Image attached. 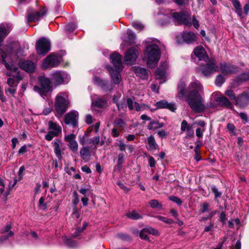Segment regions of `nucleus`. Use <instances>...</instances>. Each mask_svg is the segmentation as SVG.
Segmentation results:
<instances>
[{
    "label": "nucleus",
    "mask_w": 249,
    "mask_h": 249,
    "mask_svg": "<svg viewBox=\"0 0 249 249\" xmlns=\"http://www.w3.org/2000/svg\"><path fill=\"white\" fill-rule=\"evenodd\" d=\"M202 90V87L198 80L191 82L187 89L185 82L180 81L178 87L177 96L179 98L187 97L190 107L195 112L199 113L207 108L199 94Z\"/></svg>",
    "instance_id": "1"
},
{
    "label": "nucleus",
    "mask_w": 249,
    "mask_h": 249,
    "mask_svg": "<svg viewBox=\"0 0 249 249\" xmlns=\"http://www.w3.org/2000/svg\"><path fill=\"white\" fill-rule=\"evenodd\" d=\"M158 41H154L148 45L144 52L145 57L149 68H153L158 63L160 58L161 53L159 49Z\"/></svg>",
    "instance_id": "2"
},
{
    "label": "nucleus",
    "mask_w": 249,
    "mask_h": 249,
    "mask_svg": "<svg viewBox=\"0 0 249 249\" xmlns=\"http://www.w3.org/2000/svg\"><path fill=\"white\" fill-rule=\"evenodd\" d=\"M1 57L4 62L5 67L9 71L7 72L6 75L9 76L7 81V84L11 88L17 86L18 82L22 78V75L20 74L18 69L17 67L10 66V65L6 62L5 58L6 55L2 54Z\"/></svg>",
    "instance_id": "3"
},
{
    "label": "nucleus",
    "mask_w": 249,
    "mask_h": 249,
    "mask_svg": "<svg viewBox=\"0 0 249 249\" xmlns=\"http://www.w3.org/2000/svg\"><path fill=\"white\" fill-rule=\"evenodd\" d=\"M69 105L68 96L66 93L62 92L58 94L55 98L54 107L57 114L62 116L67 111Z\"/></svg>",
    "instance_id": "4"
},
{
    "label": "nucleus",
    "mask_w": 249,
    "mask_h": 249,
    "mask_svg": "<svg viewBox=\"0 0 249 249\" xmlns=\"http://www.w3.org/2000/svg\"><path fill=\"white\" fill-rule=\"evenodd\" d=\"M38 86L34 87V90L38 92L41 96H46L47 93L52 90L50 80L44 76H40L38 78Z\"/></svg>",
    "instance_id": "5"
},
{
    "label": "nucleus",
    "mask_w": 249,
    "mask_h": 249,
    "mask_svg": "<svg viewBox=\"0 0 249 249\" xmlns=\"http://www.w3.org/2000/svg\"><path fill=\"white\" fill-rule=\"evenodd\" d=\"M172 17L178 22L182 23L187 26L191 25L190 13L189 11L183 10L179 13L175 12L173 14Z\"/></svg>",
    "instance_id": "6"
},
{
    "label": "nucleus",
    "mask_w": 249,
    "mask_h": 249,
    "mask_svg": "<svg viewBox=\"0 0 249 249\" xmlns=\"http://www.w3.org/2000/svg\"><path fill=\"white\" fill-rule=\"evenodd\" d=\"M36 48L39 55H44L50 50V42L45 38H41L36 42Z\"/></svg>",
    "instance_id": "7"
},
{
    "label": "nucleus",
    "mask_w": 249,
    "mask_h": 249,
    "mask_svg": "<svg viewBox=\"0 0 249 249\" xmlns=\"http://www.w3.org/2000/svg\"><path fill=\"white\" fill-rule=\"evenodd\" d=\"M199 70L205 76H209L211 74L218 71L219 68L215 64L214 60L209 61L206 65H201L199 68Z\"/></svg>",
    "instance_id": "8"
},
{
    "label": "nucleus",
    "mask_w": 249,
    "mask_h": 249,
    "mask_svg": "<svg viewBox=\"0 0 249 249\" xmlns=\"http://www.w3.org/2000/svg\"><path fill=\"white\" fill-rule=\"evenodd\" d=\"M178 41L180 42H184L187 44L193 43L197 40L196 35L192 32H184L178 36Z\"/></svg>",
    "instance_id": "9"
},
{
    "label": "nucleus",
    "mask_w": 249,
    "mask_h": 249,
    "mask_svg": "<svg viewBox=\"0 0 249 249\" xmlns=\"http://www.w3.org/2000/svg\"><path fill=\"white\" fill-rule=\"evenodd\" d=\"M61 61V57L55 54H50L43 61L42 67L47 69L50 67H53L59 65Z\"/></svg>",
    "instance_id": "10"
},
{
    "label": "nucleus",
    "mask_w": 249,
    "mask_h": 249,
    "mask_svg": "<svg viewBox=\"0 0 249 249\" xmlns=\"http://www.w3.org/2000/svg\"><path fill=\"white\" fill-rule=\"evenodd\" d=\"M52 80L56 85L67 83L69 81L68 74L64 71H58L52 74Z\"/></svg>",
    "instance_id": "11"
},
{
    "label": "nucleus",
    "mask_w": 249,
    "mask_h": 249,
    "mask_svg": "<svg viewBox=\"0 0 249 249\" xmlns=\"http://www.w3.org/2000/svg\"><path fill=\"white\" fill-rule=\"evenodd\" d=\"M46 13L45 9H41L38 11H35L29 10L27 15V20L29 22L38 21L41 17L44 16Z\"/></svg>",
    "instance_id": "12"
},
{
    "label": "nucleus",
    "mask_w": 249,
    "mask_h": 249,
    "mask_svg": "<svg viewBox=\"0 0 249 249\" xmlns=\"http://www.w3.org/2000/svg\"><path fill=\"white\" fill-rule=\"evenodd\" d=\"M138 55V51L135 48H131L126 52L124 60L127 64L131 65L136 60Z\"/></svg>",
    "instance_id": "13"
},
{
    "label": "nucleus",
    "mask_w": 249,
    "mask_h": 249,
    "mask_svg": "<svg viewBox=\"0 0 249 249\" xmlns=\"http://www.w3.org/2000/svg\"><path fill=\"white\" fill-rule=\"evenodd\" d=\"M234 104L241 108H244L247 106L249 104V93L243 92L237 97Z\"/></svg>",
    "instance_id": "14"
},
{
    "label": "nucleus",
    "mask_w": 249,
    "mask_h": 249,
    "mask_svg": "<svg viewBox=\"0 0 249 249\" xmlns=\"http://www.w3.org/2000/svg\"><path fill=\"white\" fill-rule=\"evenodd\" d=\"M219 69L220 71L225 75L232 74L238 71V68L236 66L225 62L220 64Z\"/></svg>",
    "instance_id": "15"
},
{
    "label": "nucleus",
    "mask_w": 249,
    "mask_h": 249,
    "mask_svg": "<svg viewBox=\"0 0 249 249\" xmlns=\"http://www.w3.org/2000/svg\"><path fill=\"white\" fill-rule=\"evenodd\" d=\"M76 136L74 134H71L65 136V141L68 142V146L71 151L76 153L78 151V145L75 141Z\"/></svg>",
    "instance_id": "16"
},
{
    "label": "nucleus",
    "mask_w": 249,
    "mask_h": 249,
    "mask_svg": "<svg viewBox=\"0 0 249 249\" xmlns=\"http://www.w3.org/2000/svg\"><path fill=\"white\" fill-rule=\"evenodd\" d=\"M167 63L166 62L161 63L160 67L155 71L156 78L159 79L165 78L167 76Z\"/></svg>",
    "instance_id": "17"
},
{
    "label": "nucleus",
    "mask_w": 249,
    "mask_h": 249,
    "mask_svg": "<svg viewBox=\"0 0 249 249\" xmlns=\"http://www.w3.org/2000/svg\"><path fill=\"white\" fill-rule=\"evenodd\" d=\"M54 147V151L58 159L61 158L62 153L63 152L64 148H63V143L62 141L58 139L55 140L52 142Z\"/></svg>",
    "instance_id": "18"
},
{
    "label": "nucleus",
    "mask_w": 249,
    "mask_h": 249,
    "mask_svg": "<svg viewBox=\"0 0 249 249\" xmlns=\"http://www.w3.org/2000/svg\"><path fill=\"white\" fill-rule=\"evenodd\" d=\"M122 69L114 70L112 68H109V71L111 78L115 84H119L122 80L120 72Z\"/></svg>",
    "instance_id": "19"
},
{
    "label": "nucleus",
    "mask_w": 249,
    "mask_h": 249,
    "mask_svg": "<svg viewBox=\"0 0 249 249\" xmlns=\"http://www.w3.org/2000/svg\"><path fill=\"white\" fill-rule=\"evenodd\" d=\"M194 53L199 60L205 61L208 59L206 51L202 46L196 47L194 50Z\"/></svg>",
    "instance_id": "20"
},
{
    "label": "nucleus",
    "mask_w": 249,
    "mask_h": 249,
    "mask_svg": "<svg viewBox=\"0 0 249 249\" xmlns=\"http://www.w3.org/2000/svg\"><path fill=\"white\" fill-rule=\"evenodd\" d=\"M110 59L115 69H122L121 55L114 53L110 55Z\"/></svg>",
    "instance_id": "21"
},
{
    "label": "nucleus",
    "mask_w": 249,
    "mask_h": 249,
    "mask_svg": "<svg viewBox=\"0 0 249 249\" xmlns=\"http://www.w3.org/2000/svg\"><path fill=\"white\" fill-rule=\"evenodd\" d=\"M78 118V113L76 111H71L65 116V123L67 124H71L75 125Z\"/></svg>",
    "instance_id": "22"
},
{
    "label": "nucleus",
    "mask_w": 249,
    "mask_h": 249,
    "mask_svg": "<svg viewBox=\"0 0 249 249\" xmlns=\"http://www.w3.org/2000/svg\"><path fill=\"white\" fill-rule=\"evenodd\" d=\"M156 106L157 108H165L174 112L176 109L175 104L174 103H168L166 100H161L158 102Z\"/></svg>",
    "instance_id": "23"
},
{
    "label": "nucleus",
    "mask_w": 249,
    "mask_h": 249,
    "mask_svg": "<svg viewBox=\"0 0 249 249\" xmlns=\"http://www.w3.org/2000/svg\"><path fill=\"white\" fill-rule=\"evenodd\" d=\"M131 70L138 76L142 79H145L148 76V71L145 68L139 67H133L131 68Z\"/></svg>",
    "instance_id": "24"
},
{
    "label": "nucleus",
    "mask_w": 249,
    "mask_h": 249,
    "mask_svg": "<svg viewBox=\"0 0 249 249\" xmlns=\"http://www.w3.org/2000/svg\"><path fill=\"white\" fill-rule=\"evenodd\" d=\"M127 104L128 108L130 110L135 109L137 111L145 109L147 108V106L144 105H142L140 106L137 102H133L132 100L130 98H128L127 100Z\"/></svg>",
    "instance_id": "25"
},
{
    "label": "nucleus",
    "mask_w": 249,
    "mask_h": 249,
    "mask_svg": "<svg viewBox=\"0 0 249 249\" xmlns=\"http://www.w3.org/2000/svg\"><path fill=\"white\" fill-rule=\"evenodd\" d=\"M19 66L22 69L28 72H32L34 71L35 68V64L30 61L20 62Z\"/></svg>",
    "instance_id": "26"
},
{
    "label": "nucleus",
    "mask_w": 249,
    "mask_h": 249,
    "mask_svg": "<svg viewBox=\"0 0 249 249\" xmlns=\"http://www.w3.org/2000/svg\"><path fill=\"white\" fill-rule=\"evenodd\" d=\"M93 81L95 84L101 86L105 90H111L113 89L111 85H108L107 81H103L98 77H95Z\"/></svg>",
    "instance_id": "27"
},
{
    "label": "nucleus",
    "mask_w": 249,
    "mask_h": 249,
    "mask_svg": "<svg viewBox=\"0 0 249 249\" xmlns=\"http://www.w3.org/2000/svg\"><path fill=\"white\" fill-rule=\"evenodd\" d=\"M80 155L86 162L89 160L91 156L89 149L87 147H83L80 150Z\"/></svg>",
    "instance_id": "28"
},
{
    "label": "nucleus",
    "mask_w": 249,
    "mask_h": 249,
    "mask_svg": "<svg viewBox=\"0 0 249 249\" xmlns=\"http://www.w3.org/2000/svg\"><path fill=\"white\" fill-rule=\"evenodd\" d=\"M11 30V28L8 25H0V43L3 38L7 36Z\"/></svg>",
    "instance_id": "29"
},
{
    "label": "nucleus",
    "mask_w": 249,
    "mask_h": 249,
    "mask_svg": "<svg viewBox=\"0 0 249 249\" xmlns=\"http://www.w3.org/2000/svg\"><path fill=\"white\" fill-rule=\"evenodd\" d=\"M147 149L150 151L155 150L158 147V144L155 142L154 137L152 135L147 138Z\"/></svg>",
    "instance_id": "30"
},
{
    "label": "nucleus",
    "mask_w": 249,
    "mask_h": 249,
    "mask_svg": "<svg viewBox=\"0 0 249 249\" xmlns=\"http://www.w3.org/2000/svg\"><path fill=\"white\" fill-rule=\"evenodd\" d=\"M107 104V99L106 97H99L97 98L92 104L98 107H105Z\"/></svg>",
    "instance_id": "31"
},
{
    "label": "nucleus",
    "mask_w": 249,
    "mask_h": 249,
    "mask_svg": "<svg viewBox=\"0 0 249 249\" xmlns=\"http://www.w3.org/2000/svg\"><path fill=\"white\" fill-rule=\"evenodd\" d=\"M105 142V137L102 136L101 137L99 136H96L91 139L89 141V143L93 144L103 145Z\"/></svg>",
    "instance_id": "32"
},
{
    "label": "nucleus",
    "mask_w": 249,
    "mask_h": 249,
    "mask_svg": "<svg viewBox=\"0 0 249 249\" xmlns=\"http://www.w3.org/2000/svg\"><path fill=\"white\" fill-rule=\"evenodd\" d=\"M49 129L50 130H53L54 132L60 134L62 132V129L60 125L57 124L56 123L52 121H49L48 123Z\"/></svg>",
    "instance_id": "33"
},
{
    "label": "nucleus",
    "mask_w": 249,
    "mask_h": 249,
    "mask_svg": "<svg viewBox=\"0 0 249 249\" xmlns=\"http://www.w3.org/2000/svg\"><path fill=\"white\" fill-rule=\"evenodd\" d=\"M163 123H160L158 121H153L150 122L148 125V128L150 130H155L158 128H161L163 127Z\"/></svg>",
    "instance_id": "34"
},
{
    "label": "nucleus",
    "mask_w": 249,
    "mask_h": 249,
    "mask_svg": "<svg viewBox=\"0 0 249 249\" xmlns=\"http://www.w3.org/2000/svg\"><path fill=\"white\" fill-rule=\"evenodd\" d=\"M232 4L236 10V12L241 17L242 15V10L241 4L238 0H232Z\"/></svg>",
    "instance_id": "35"
},
{
    "label": "nucleus",
    "mask_w": 249,
    "mask_h": 249,
    "mask_svg": "<svg viewBox=\"0 0 249 249\" xmlns=\"http://www.w3.org/2000/svg\"><path fill=\"white\" fill-rule=\"evenodd\" d=\"M127 40L124 39V43H127L128 42V43L129 45L133 42L135 39V35L130 30H128L127 31Z\"/></svg>",
    "instance_id": "36"
},
{
    "label": "nucleus",
    "mask_w": 249,
    "mask_h": 249,
    "mask_svg": "<svg viewBox=\"0 0 249 249\" xmlns=\"http://www.w3.org/2000/svg\"><path fill=\"white\" fill-rule=\"evenodd\" d=\"M236 80L237 82H243L249 80V72H244L240 74L237 77Z\"/></svg>",
    "instance_id": "37"
},
{
    "label": "nucleus",
    "mask_w": 249,
    "mask_h": 249,
    "mask_svg": "<svg viewBox=\"0 0 249 249\" xmlns=\"http://www.w3.org/2000/svg\"><path fill=\"white\" fill-rule=\"evenodd\" d=\"M114 126L118 128V129L121 130L122 129L124 128L125 126V123L124 121L123 120H122L121 118H119L116 119L114 121Z\"/></svg>",
    "instance_id": "38"
},
{
    "label": "nucleus",
    "mask_w": 249,
    "mask_h": 249,
    "mask_svg": "<svg viewBox=\"0 0 249 249\" xmlns=\"http://www.w3.org/2000/svg\"><path fill=\"white\" fill-rule=\"evenodd\" d=\"M126 215L129 218L134 220H137L142 218V215L135 211H133L130 213H128Z\"/></svg>",
    "instance_id": "39"
},
{
    "label": "nucleus",
    "mask_w": 249,
    "mask_h": 249,
    "mask_svg": "<svg viewBox=\"0 0 249 249\" xmlns=\"http://www.w3.org/2000/svg\"><path fill=\"white\" fill-rule=\"evenodd\" d=\"M60 134L53 130H49L45 138L48 141H51L54 137H57Z\"/></svg>",
    "instance_id": "40"
},
{
    "label": "nucleus",
    "mask_w": 249,
    "mask_h": 249,
    "mask_svg": "<svg viewBox=\"0 0 249 249\" xmlns=\"http://www.w3.org/2000/svg\"><path fill=\"white\" fill-rule=\"evenodd\" d=\"M149 203L151 207L152 208H157L160 210L162 208V205L156 199H152L150 200Z\"/></svg>",
    "instance_id": "41"
},
{
    "label": "nucleus",
    "mask_w": 249,
    "mask_h": 249,
    "mask_svg": "<svg viewBox=\"0 0 249 249\" xmlns=\"http://www.w3.org/2000/svg\"><path fill=\"white\" fill-rule=\"evenodd\" d=\"M225 94L227 95L235 103L237 97H236L233 91L231 90H227L225 92Z\"/></svg>",
    "instance_id": "42"
},
{
    "label": "nucleus",
    "mask_w": 249,
    "mask_h": 249,
    "mask_svg": "<svg viewBox=\"0 0 249 249\" xmlns=\"http://www.w3.org/2000/svg\"><path fill=\"white\" fill-rule=\"evenodd\" d=\"M147 231H146L145 229L144 228L142 230L140 233V237L142 239L149 241V238L147 236Z\"/></svg>",
    "instance_id": "43"
},
{
    "label": "nucleus",
    "mask_w": 249,
    "mask_h": 249,
    "mask_svg": "<svg viewBox=\"0 0 249 249\" xmlns=\"http://www.w3.org/2000/svg\"><path fill=\"white\" fill-rule=\"evenodd\" d=\"M132 26L136 30L141 31L144 28V25L138 21H134L132 23Z\"/></svg>",
    "instance_id": "44"
},
{
    "label": "nucleus",
    "mask_w": 249,
    "mask_h": 249,
    "mask_svg": "<svg viewBox=\"0 0 249 249\" xmlns=\"http://www.w3.org/2000/svg\"><path fill=\"white\" fill-rule=\"evenodd\" d=\"M218 101L226 106H231V104L228 98L224 96H221L218 98Z\"/></svg>",
    "instance_id": "45"
},
{
    "label": "nucleus",
    "mask_w": 249,
    "mask_h": 249,
    "mask_svg": "<svg viewBox=\"0 0 249 249\" xmlns=\"http://www.w3.org/2000/svg\"><path fill=\"white\" fill-rule=\"evenodd\" d=\"M146 231H147L148 233L154 235H159V232L158 230L156 229L153 228L152 227H148L145 228Z\"/></svg>",
    "instance_id": "46"
},
{
    "label": "nucleus",
    "mask_w": 249,
    "mask_h": 249,
    "mask_svg": "<svg viewBox=\"0 0 249 249\" xmlns=\"http://www.w3.org/2000/svg\"><path fill=\"white\" fill-rule=\"evenodd\" d=\"M225 82L224 77L220 74L217 76L215 80V84L217 86H220Z\"/></svg>",
    "instance_id": "47"
},
{
    "label": "nucleus",
    "mask_w": 249,
    "mask_h": 249,
    "mask_svg": "<svg viewBox=\"0 0 249 249\" xmlns=\"http://www.w3.org/2000/svg\"><path fill=\"white\" fill-rule=\"evenodd\" d=\"M156 218L160 221H161L165 223L172 224L173 223V221L171 219L167 218L165 217L161 216H157Z\"/></svg>",
    "instance_id": "48"
},
{
    "label": "nucleus",
    "mask_w": 249,
    "mask_h": 249,
    "mask_svg": "<svg viewBox=\"0 0 249 249\" xmlns=\"http://www.w3.org/2000/svg\"><path fill=\"white\" fill-rule=\"evenodd\" d=\"M169 199L170 200L175 202L178 205H180L182 203V200L179 198H178L177 196H170L169 197Z\"/></svg>",
    "instance_id": "49"
},
{
    "label": "nucleus",
    "mask_w": 249,
    "mask_h": 249,
    "mask_svg": "<svg viewBox=\"0 0 249 249\" xmlns=\"http://www.w3.org/2000/svg\"><path fill=\"white\" fill-rule=\"evenodd\" d=\"M192 125L188 124L186 121L183 120L181 124L180 129L181 131H185L188 127H191Z\"/></svg>",
    "instance_id": "50"
},
{
    "label": "nucleus",
    "mask_w": 249,
    "mask_h": 249,
    "mask_svg": "<svg viewBox=\"0 0 249 249\" xmlns=\"http://www.w3.org/2000/svg\"><path fill=\"white\" fill-rule=\"evenodd\" d=\"M45 198L43 197L40 198L38 202V207L42 209H46L47 208L46 204L44 203Z\"/></svg>",
    "instance_id": "51"
},
{
    "label": "nucleus",
    "mask_w": 249,
    "mask_h": 249,
    "mask_svg": "<svg viewBox=\"0 0 249 249\" xmlns=\"http://www.w3.org/2000/svg\"><path fill=\"white\" fill-rule=\"evenodd\" d=\"M121 130L114 126L111 130V135L113 137H117L119 136Z\"/></svg>",
    "instance_id": "52"
},
{
    "label": "nucleus",
    "mask_w": 249,
    "mask_h": 249,
    "mask_svg": "<svg viewBox=\"0 0 249 249\" xmlns=\"http://www.w3.org/2000/svg\"><path fill=\"white\" fill-rule=\"evenodd\" d=\"M205 130V128H198L196 130V136L199 138H202L203 137V133Z\"/></svg>",
    "instance_id": "53"
},
{
    "label": "nucleus",
    "mask_w": 249,
    "mask_h": 249,
    "mask_svg": "<svg viewBox=\"0 0 249 249\" xmlns=\"http://www.w3.org/2000/svg\"><path fill=\"white\" fill-rule=\"evenodd\" d=\"M186 137H193L194 134L193 126L192 125L191 127H188V128L186 130Z\"/></svg>",
    "instance_id": "54"
},
{
    "label": "nucleus",
    "mask_w": 249,
    "mask_h": 249,
    "mask_svg": "<svg viewBox=\"0 0 249 249\" xmlns=\"http://www.w3.org/2000/svg\"><path fill=\"white\" fill-rule=\"evenodd\" d=\"M212 192L214 193L215 198L220 197L222 195V193L220 192H219L217 188L214 186H212Z\"/></svg>",
    "instance_id": "55"
},
{
    "label": "nucleus",
    "mask_w": 249,
    "mask_h": 249,
    "mask_svg": "<svg viewBox=\"0 0 249 249\" xmlns=\"http://www.w3.org/2000/svg\"><path fill=\"white\" fill-rule=\"evenodd\" d=\"M116 145L119 147L121 151H124L125 149V144L121 140L118 141V142L115 143Z\"/></svg>",
    "instance_id": "56"
},
{
    "label": "nucleus",
    "mask_w": 249,
    "mask_h": 249,
    "mask_svg": "<svg viewBox=\"0 0 249 249\" xmlns=\"http://www.w3.org/2000/svg\"><path fill=\"white\" fill-rule=\"evenodd\" d=\"M76 25L74 23H70L66 25V29L67 31L72 32L76 28Z\"/></svg>",
    "instance_id": "57"
},
{
    "label": "nucleus",
    "mask_w": 249,
    "mask_h": 249,
    "mask_svg": "<svg viewBox=\"0 0 249 249\" xmlns=\"http://www.w3.org/2000/svg\"><path fill=\"white\" fill-rule=\"evenodd\" d=\"M174 1L178 5H183L186 4H188V0H174Z\"/></svg>",
    "instance_id": "58"
},
{
    "label": "nucleus",
    "mask_w": 249,
    "mask_h": 249,
    "mask_svg": "<svg viewBox=\"0 0 249 249\" xmlns=\"http://www.w3.org/2000/svg\"><path fill=\"white\" fill-rule=\"evenodd\" d=\"M27 151V147L26 145H23L19 150L18 153L19 155L23 154Z\"/></svg>",
    "instance_id": "59"
},
{
    "label": "nucleus",
    "mask_w": 249,
    "mask_h": 249,
    "mask_svg": "<svg viewBox=\"0 0 249 249\" xmlns=\"http://www.w3.org/2000/svg\"><path fill=\"white\" fill-rule=\"evenodd\" d=\"M149 166L151 167H153L155 166L156 161L152 157H150L148 160Z\"/></svg>",
    "instance_id": "60"
},
{
    "label": "nucleus",
    "mask_w": 249,
    "mask_h": 249,
    "mask_svg": "<svg viewBox=\"0 0 249 249\" xmlns=\"http://www.w3.org/2000/svg\"><path fill=\"white\" fill-rule=\"evenodd\" d=\"M220 220L224 224L225 223L226 218V215L224 212H222L219 217Z\"/></svg>",
    "instance_id": "61"
},
{
    "label": "nucleus",
    "mask_w": 249,
    "mask_h": 249,
    "mask_svg": "<svg viewBox=\"0 0 249 249\" xmlns=\"http://www.w3.org/2000/svg\"><path fill=\"white\" fill-rule=\"evenodd\" d=\"M192 24H193L196 28H198L199 27L198 21L196 19L194 16L193 17L192 22H191V25Z\"/></svg>",
    "instance_id": "62"
},
{
    "label": "nucleus",
    "mask_w": 249,
    "mask_h": 249,
    "mask_svg": "<svg viewBox=\"0 0 249 249\" xmlns=\"http://www.w3.org/2000/svg\"><path fill=\"white\" fill-rule=\"evenodd\" d=\"M73 195L74 196V199H73V203L76 205L79 202L78 195L76 191L73 192Z\"/></svg>",
    "instance_id": "63"
},
{
    "label": "nucleus",
    "mask_w": 249,
    "mask_h": 249,
    "mask_svg": "<svg viewBox=\"0 0 249 249\" xmlns=\"http://www.w3.org/2000/svg\"><path fill=\"white\" fill-rule=\"evenodd\" d=\"M124 154L120 153L118 155V164L121 165L124 161Z\"/></svg>",
    "instance_id": "64"
}]
</instances>
